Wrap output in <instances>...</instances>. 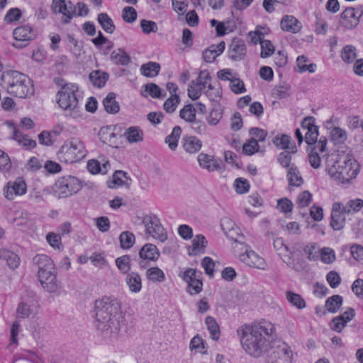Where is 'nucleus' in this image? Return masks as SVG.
Wrapping results in <instances>:
<instances>
[{"mask_svg": "<svg viewBox=\"0 0 363 363\" xmlns=\"http://www.w3.org/2000/svg\"><path fill=\"white\" fill-rule=\"evenodd\" d=\"M343 298L340 295H333L325 301V308L330 313H336L342 304Z\"/></svg>", "mask_w": 363, "mask_h": 363, "instance_id": "nucleus-42", "label": "nucleus"}, {"mask_svg": "<svg viewBox=\"0 0 363 363\" xmlns=\"http://www.w3.org/2000/svg\"><path fill=\"white\" fill-rule=\"evenodd\" d=\"M258 151L259 145L255 138H251L242 145V152L246 155H252Z\"/></svg>", "mask_w": 363, "mask_h": 363, "instance_id": "nucleus-58", "label": "nucleus"}, {"mask_svg": "<svg viewBox=\"0 0 363 363\" xmlns=\"http://www.w3.org/2000/svg\"><path fill=\"white\" fill-rule=\"evenodd\" d=\"M362 13L360 9L347 8L341 14L340 23L347 29L354 28L359 24Z\"/></svg>", "mask_w": 363, "mask_h": 363, "instance_id": "nucleus-14", "label": "nucleus"}, {"mask_svg": "<svg viewBox=\"0 0 363 363\" xmlns=\"http://www.w3.org/2000/svg\"><path fill=\"white\" fill-rule=\"evenodd\" d=\"M145 90L147 91L152 98H163L166 96V94H162V89L155 84L150 83L145 86Z\"/></svg>", "mask_w": 363, "mask_h": 363, "instance_id": "nucleus-62", "label": "nucleus"}, {"mask_svg": "<svg viewBox=\"0 0 363 363\" xmlns=\"http://www.w3.org/2000/svg\"><path fill=\"white\" fill-rule=\"evenodd\" d=\"M57 155L61 162L74 163L85 157L86 150L81 140L74 138L64 143Z\"/></svg>", "mask_w": 363, "mask_h": 363, "instance_id": "nucleus-7", "label": "nucleus"}, {"mask_svg": "<svg viewBox=\"0 0 363 363\" xmlns=\"http://www.w3.org/2000/svg\"><path fill=\"white\" fill-rule=\"evenodd\" d=\"M274 247L279 252H289V255L287 260H284L286 264L296 272H301L306 267V262L296 255L295 250H289V247L284 243L281 238H277L274 241Z\"/></svg>", "mask_w": 363, "mask_h": 363, "instance_id": "nucleus-10", "label": "nucleus"}, {"mask_svg": "<svg viewBox=\"0 0 363 363\" xmlns=\"http://www.w3.org/2000/svg\"><path fill=\"white\" fill-rule=\"evenodd\" d=\"M212 77L210 75V73L208 70H201L200 71L197 79L195 80L196 84L203 88H206V86L211 83Z\"/></svg>", "mask_w": 363, "mask_h": 363, "instance_id": "nucleus-63", "label": "nucleus"}, {"mask_svg": "<svg viewBox=\"0 0 363 363\" xmlns=\"http://www.w3.org/2000/svg\"><path fill=\"white\" fill-rule=\"evenodd\" d=\"M207 240L203 235H196L191 241L190 255H197L205 252Z\"/></svg>", "mask_w": 363, "mask_h": 363, "instance_id": "nucleus-30", "label": "nucleus"}, {"mask_svg": "<svg viewBox=\"0 0 363 363\" xmlns=\"http://www.w3.org/2000/svg\"><path fill=\"white\" fill-rule=\"evenodd\" d=\"M318 137V128L313 127L312 129L311 128L308 130V131L306 132L305 135V141L308 145L313 147L315 145H317L318 143V141L317 140Z\"/></svg>", "mask_w": 363, "mask_h": 363, "instance_id": "nucleus-59", "label": "nucleus"}, {"mask_svg": "<svg viewBox=\"0 0 363 363\" xmlns=\"http://www.w3.org/2000/svg\"><path fill=\"white\" fill-rule=\"evenodd\" d=\"M198 162L201 167L208 172L220 171L223 169L222 162L215 159L213 156L201 153L198 156Z\"/></svg>", "mask_w": 363, "mask_h": 363, "instance_id": "nucleus-23", "label": "nucleus"}, {"mask_svg": "<svg viewBox=\"0 0 363 363\" xmlns=\"http://www.w3.org/2000/svg\"><path fill=\"white\" fill-rule=\"evenodd\" d=\"M67 40L70 43L73 47L71 48V52L77 58H80L84 54L82 43L78 42L77 39L72 35L67 34Z\"/></svg>", "mask_w": 363, "mask_h": 363, "instance_id": "nucleus-49", "label": "nucleus"}, {"mask_svg": "<svg viewBox=\"0 0 363 363\" xmlns=\"http://www.w3.org/2000/svg\"><path fill=\"white\" fill-rule=\"evenodd\" d=\"M331 141L335 145H342L347 139V133L344 129L339 127H334L330 130Z\"/></svg>", "mask_w": 363, "mask_h": 363, "instance_id": "nucleus-40", "label": "nucleus"}, {"mask_svg": "<svg viewBox=\"0 0 363 363\" xmlns=\"http://www.w3.org/2000/svg\"><path fill=\"white\" fill-rule=\"evenodd\" d=\"M52 11L55 13H62L63 15L62 22L68 23L73 17L72 7L68 6L65 0H52Z\"/></svg>", "mask_w": 363, "mask_h": 363, "instance_id": "nucleus-22", "label": "nucleus"}, {"mask_svg": "<svg viewBox=\"0 0 363 363\" xmlns=\"http://www.w3.org/2000/svg\"><path fill=\"white\" fill-rule=\"evenodd\" d=\"M103 104L106 111L108 113L115 114L120 110V106L116 101V94L113 92L108 94L103 101Z\"/></svg>", "mask_w": 363, "mask_h": 363, "instance_id": "nucleus-33", "label": "nucleus"}, {"mask_svg": "<svg viewBox=\"0 0 363 363\" xmlns=\"http://www.w3.org/2000/svg\"><path fill=\"white\" fill-rule=\"evenodd\" d=\"M196 108L191 104L184 106L179 112V116L188 122H192L196 118Z\"/></svg>", "mask_w": 363, "mask_h": 363, "instance_id": "nucleus-53", "label": "nucleus"}, {"mask_svg": "<svg viewBox=\"0 0 363 363\" xmlns=\"http://www.w3.org/2000/svg\"><path fill=\"white\" fill-rule=\"evenodd\" d=\"M205 88L203 86L197 85L196 82L193 80L189 86L188 95L192 100H196L200 97L201 92Z\"/></svg>", "mask_w": 363, "mask_h": 363, "instance_id": "nucleus-60", "label": "nucleus"}, {"mask_svg": "<svg viewBox=\"0 0 363 363\" xmlns=\"http://www.w3.org/2000/svg\"><path fill=\"white\" fill-rule=\"evenodd\" d=\"M345 213L344 205L342 203L335 202L333 204L330 225L335 230H340L344 228Z\"/></svg>", "mask_w": 363, "mask_h": 363, "instance_id": "nucleus-15", "label": "nucleus"}, {"mask_svg": "<svg viewBox=\"0 0 363 363\" xmlns=\"http://www.w3.org/2000/svg\"><path fill=\"white\" fill-rule=\"evenodd\" d=\"M97 21L103 30L108 33H113L116 29L113 20L106 13L98 15Z\"/></svg>", "mask_w": 363, "mask_h": 363, "instance_id": "nucleus-36", "label": "nucleus"}, {"mask_svg": "<svg viewBox=\"0 0 363 363\" xmlns=\"http://www.w3.org/2000/svg\"><path fill=\"white\" fill-rule=\"evenodd\" d=\"M312 201V194L308 191H304L298 194L296 204L298 207L308 206Z\"/></svg>", "mask_w": 363, "mask_h": 363, "instance_id": "nucleus-61", "label": "nucleus"}, {"mask_svg": "<svg viewBox=\"0 0 363 363\" xmlns=\"http://www.w3.org/2000/svg\"><path fill=\"white\" fill-rule=\"evenodd\" d=\"M281 28L284 31L296 33L301 29V23L293 16L286 15L281 21Z\"/></svg>", "mask_w": 363, "mask_h": 363, "instance_id": "nucleus-25", "label": "nucleus"}, {"mask_svg": "<svg viewBox=\"0 0 363 363\" xmlns=\"http://www.w3.org/2000/svg\"><path fill=\"white\" fill-rule=\"evenodd\" d=\"M111 60L116 65H127L130 62V57L123 49L119 48L111 52Z\"/></svg>", "mask_w": 363, "mask_h": 363, "instance_id": "nucleus-34", "label": "nucleus"}, {"mask_svg": "<svg viewBox=\"0 0 363 363\" xmlns=\"http://www.w3.org/2000/svg\"><path fill=\"white\" fill-rule=\"evenodd\" d=\"M12 139L16 140L19 145L26 149H33L36 146V142L34 140L28 138L27 136L22 135L18 130H13Z\"/></svg>", "mask_w": 363, "mask_h": 363, "instance_id": "nucleus-35", "label": "nucleus"}, {"mask_svg": "<svg viewBox=\"0 0 363 363\" xmlns=\"http://www.w3.org/2000/svg\"><path fill=\"white\" fill-rule=\"evenodd\" d=\"M125 282L133 293H138L142 289V280L140 274L137 272H132L127 274Z\"/></svg>", "mask_w": 363, "mask_h": 363, "instance_id": "nucleus-29", "label": "nucleus"}, {"mask_svg": "<svg viewBox=\"0 0 363 363\" xmlns=\"http://www.w3.org/2000/svg\"><path fill=\"white\" fill-rule=\"evenodd\" d=\"M0 85L9 94L21 99L29 98L35 92L32 80L17 70L4 72L0 78Z\"/></svg>", "mask_w": 363, "mask_h": 363, "instance_id": "nucleus-3", "label": "nucleus"}, {"mask_svg": "<svg viewBox=\"0 0 363 363\" xmlns=\"http://www.w3.org/2000/svg\"><path fill=\"white\" fill-rule=\"evenodd\" d=\"M230 87L233 92L241 94L246 91L243 82L236 77H232L230 82Z\"/></svg>", "mask_w": 363, "mask_h": 363, "instance_id": "nucleus-64", "label": "nucleus"}, {"mask_svg": "<svg viewBox=\"0 0 363 363\" xmlns=\"http://www.w3.org/2000/svg\"><path fill=\"white\" fill-rule=\"evenodd\" d=\"M292 356L289 346L282 344L273 351L271 363H292Z\"/></svg>", "mask_w": 363, "mask_h": 363, "instance_id": "nucleus-21", "label": "nucleus"}, {"mask_svg": "<svg viewBox=\"0 0 363 363\" xmlns=\"http://www.w3.org/2000/svg\"><path fill=\"white\" fill-rule=\"evenodd\" d=\"M363 208V200L361 199H351L344 205V211L347 214L359 212Z\"/></svg>", "mask_w": 363, "mask_h": 363, "instance_id": "nucleus-51", "label": "nucleus"}, {"mask_svg": "<svg viewBox=\"0 0 363 363\" xmlns=\"http://www.w3.org/2000/svg\"><path fill=\"white\" fill-rule=\"evenodd\" d=\"M274 145L279 149L286 150H291V138L287 135H282L281 136H276L274 140Z\"/></svg>", "mask_w": 363, "mask_h": 363, "instance_id": "nucleus-56", "label": "nucleus"}, {"mask_svg": "<svg viewBox=\"0 0 363 363\" xmlns=\"http://www.w3.org/2000/svg\"><path fill=\"white\" fill-rule=\"evenodd\" d=\"M273 331L270 323L243 324L237 330L242 349L250 356L259 357L267 352L269 341L267 338Z\"/></svg>", "mask_w": 363, "mask_h": 363, "instance_id": "nucleus-1", "label": "nucleus"}, {"mask_svg": "<svg viewBox=\"0 0 363 363\" xmlns=\"http://www.w3.org/2000/svg\"><path fill=\"white\" fill-rule=\"evenodd\" d=\"M205 323L210 333L211 337L214 340H218L220 333L219 325L216 319L212 316H207Z\"/></svg>", "mask_w": 363, "mask_h": 363, "instance_id": "nucleus-39", "label": "nucleus"}, {"mask_svg": "<svg viewBox=\"0 0 363 363\" xmlns=\"http://www.w3.org/2000/svg\"><path fill=\"white\" fill-rule=\"evenodd\" d=\"M38 305L33 299L21 302L16 309L18 318H28L35 316L38 313Z\"/></svg>", "mask_w": 363, "mask_h": 363, "instance_id": "nucleus-19", "label": "nucleus"}, {"mask_svg": "<svg viewBox=\"0 0 363 363\" xmlns=\"http://www.w3.org/2000/svg\"><path fill=\"white\" fill-rule=\"evenodd\" d=\"M12 167L11 159L7 153L0 149V172L8 173Z\"/></svg>", "mask_w": 363, "mask_h": 363, "instance_id": "nucleus-55", "label": "nucleus"}, {"mask_svg": "<svg viewBox=\"0 0 363 363\" xmlns=\"http://www.w3.org/2000/svg\"><path fill=\"white\" fill-rule=\"evenodd\" d=\"M81 188V182L77 178L65 176L56 182L54 191L59 198H66L77 193Z\"/></svg>", "mask_w": 363, "mask_h": 363, "instance_id": "nucleus-8", "label": "nucleus"}, {"mask_svg": "<svg viewBox=\"0 0 363 363\" xmlns=\"http://www.w3.org/2000/svg\"><path fill=\"white\" fill-rule=\"evenodd\" d=\"M240 261L245 263L247 265L257 268L259 269H265L266 262L264 259L259 257L257 253L252 250L246 249L244 253L239 255Z\"/></svg>", "mask_w": 363, "mask_h": 363, "instance_id": "nucleus-18", "label": "nucleus"}, {"mask_svg": "<svg viewBox=\"0 0 363 363\" xmlns=\"http://www.w3.org/2000/svg\"><path fill=\"white\" fill-rule=\"evenodd\" d=\"M160 70V65L157 62H149L140 67L141 74L147 77H156Z\"/></svg>", "mask_w": 363, "mask_h": 363, "instance_id": "nucleus-37", "label": "nucleus"}, {"mask_svg": "<svg viewBox=\"0 0 363 363\" xmlns=\"http://www.w3.org/2000/svg\"><path fill=\"white\" fill-rule=\"evenodd\" d=\"M287 301L294 306L298 309H303L306 307V301L298 294L288 291L286 293Z\"/></svg>", "mask_w": 363, "mask_h": 363, "instance_id": "nucleus-45", "label": "nucleus"}, {"mask_svg": "<svg viewBox=\"0 0 363 363\" xmlns=\"http://www.w3.org/2000/svg\"><path fill=\"white\" fill-rule=\"evenodd\" d=\"M118 301L111 297L104 296L95 301L94 311L96 328L104 335L116 337L123 325V316Z\"/></svg>", "mask_w": 363, "mask_h": 363, "instance_id": "nucleus-2", "label": "nucleus"}, {"mask_svg": "<svg viewBox=\"0 0 363 363\" xmlns=\"http://www.w3.org/2000/svg\"><path fill=\"white\" fill-rule=\"evenodd\" d=\"M247 48L243 40L233 38L229 46V57L233 61L242 60L246 55Z\"/></svg>", "mask_w": 363, "mask_h": 363, "instance_id": "nucleus-20", "label": "nucleus"}, {"mask_svg": "<svg viewBox=\"0 0 363 363\" xmlns=\"http://www.w3.org/2000/svg\"><path fill=\"white\" fill-rule=\"evenodd\" d=\"M33 262L38 268V278L42 286L50 293L55 292L58 284L54 262L45 255H37Z\"/></svg>", "mask_w": 363, "mask_h": 363, "instance_id": "nucleus-5", "label": "nucleus"}, {"mask_svg": "<svg viewBox=\"0 0 363 363\" xmlns=\"http://www.w3.org/2000/svg\"><path fill=\"white\" fill-rule=\"evenodd\" d=\"M160 256V252L156 245L152 243L144 245L139 251V257L141 259L139 265L141 268H145V260L157 261Z\"/></svg>", "mask_w": 363, "mask_h": 363, "instance_id": "nucleus-16", "label": "nucleus"}, {"mask_svg": "<svg viewBox=\"0 0 363 363\" xmlns=\"http://www.w3.org/2000/svg\"><path fill=\"white\" fill-rule=\"evenodd\" d=\"M89 79L94 86L101 88L105 85L108 74L99 70L94 71L90 73Z\"/></svg>", "mask_w": 363, "mask_h": 363, "instance_id": "nucleus-41", "label": "nucleus"}, {"mask_svg": "<svg viewBox=\"0 0 363 363\" xmlns=\"http://www.w3.org/2000/svg\"><path fill=\"white\" fill-rule=\"evenodd\" d=\"M77 92L78 86L76 84H66L57 94V103L59 106L72 118H77L80 116Z\"/></svg>", "mask_w": 363, "mask_h": 363, "instance_id": "nucleus-6", "label": "nucleus"}, {"mask_svg": "<svg viewBox=\"0 0 363 363\" xmlns=\"http://www.w3.org/2000/svg\"><path fill=\"white\" fill-rule=\"evenodd\" d=\"M130 257L129 255H123L116 259V265L120 272L123 274H128L131 269Z\"/></svg>", "mask_w": 363, "mask_h": 363, "instance_id": "nucleus-50", "label": "nucleus"}, {"mask_svg": "<svg viewBox=\"0 0 363 363\" xmlns=\"http://www.w3.org/2000/svg\"><path fill=\"white\" fill-rule=\"evenodd\" d=\"M341 57L344 62L352 63L357 57L356 48L349 45L345 46L341 51Z\"/></svg>", "mask_w": 363, "mask_h": 363, "instance_id": "nucleus-52", "label": "nucleus"}, {"mask_svg": "<svg viewBox=\"0 0 363 363\" xmlns=\"http://www.w3.org/2000/svg\"><path fill=\"white\" fill-rule=\"evenodd\" d=\"M124 135L130 143L140 142L143 140V133L138 127L131 126L124 133Z\"/></svg>", "mask_w": 363, "mask_h": 363, "instance_id": "nucleus-38", "label": "nucleus"}, {"mask_svg": "<svg viewBox=\"0 0 363 363\" xmlns=\"http://www.w3.org/2000/svg\"><path fill=\"white\" fill-rule=\"evenodd\" d=\"M288 179L290 185L300 186L303 180L296 167L291 166L288 171Z\"/></svg>", "mask_w": 363, "mask_h": 363, "instance_id": "nucleus-46", "label": "nucleus"}, {"mask_svg": "<svg viewBox=\"0 0 363 363\" xmlns=\"http://www.w3.org/2000/svg\"><path fill=\"white\" fill-rule=\"evenodd\" d=\"M13 35L16 42L13 43L12 45L18 49L25 48L28 42L33 40L35 37L32 28L26 25L15 28Z\"/></svg>", "mask_w": 363, "mask_h": 363, "instance_id": "nucleus-12", "label": "nucleus"}, {"mask_svg": "<svg viewBox=\"0 0 363 363\" xmlns=\"http://www.w3.org/2000/svg\"><path fill=\"white\" fill-rule=\"evenodd\" d=\"M296 152V146L294 144L291 145V150H285L279 155L277 158L279 163L284 167H289L291 161V154Z\"/></svg>", "mask_w": 363, "mask_h": 363, "instance_id": "nucleus-47", "label": "nucleus"}, {"mask_svg": "<svg viewBox=\"0 0 363 363\" xmlns=\"http://www.w3.org/2000/svg\"><path fill=\"white\" fill-rule=\"evenodd\" d=\"M143 223L145 225L146 233L154 239L161 242H164L167 239V233L156 216L151 214L144 216Z\"/></svg>", "mask_w": 363, "mask_h": 363, "instance_id": "nucleus-9", "label": "nucleus"}, {"mask_svg": "<svg viewBox=\"0 0 363 363\" xmlns=\"http://www.w3.org/2000/svg\"><path fill=\"white\" fill-rule=\"evenodd\" d=\"M27 186L25 181L18 177L15 181L9 182L4 188V195L8 200H13L16 196H22L26 194Z\"/></svg>", "mask_w": 363, "mask_h": 363, "instance_id": "nucleus-13", "label": "nucleus"}, {"mask_svg": "<svg viewBox=\"0 0 363 363\" xmlns=\"http://www.w3.org/2000/svg\"><path fill=\"white\" fill-rule=\"evenodd\" d=\"M327 170L330 177L338 184L349 183L357 174L356 161L349 155H335V158L328 160Z\"/></svg>", "mask_w": 363, "mask_h": 363, "instance_id": "nucleus-4", "label": "nucleus"}, {"mask_svg": "<svg viewBox=\"0 0 363 363\" xmlns=\"http://www.w3.org/2000/svg\"><path fill=\"white\" fill-rule=\"evenodd\" d=\"M179 101L180 99L178 95H172L164 103V111L169 113H173L176 110V108L179 104Z\"/></svg>", "mask_w": 363, "mask_h": 363, "instance_id": "nucleus-57", "label": "nucleus"}, {"mask_svg": "<svg viewBox=\"0 0 363 363\" xmlns=\"http://www.w3.org/2000/svg\"><path fill=\"white\" fill-rule=\"evenodd\" d=\"M146 277L153 282H162L165 279L164 273L157 267L149 268L146 272Z\"/></svg>", "mask_w": 363, "mask_h": 363, "instance_id": "nucleus-44", "label": "nucleus"}, {"mask_svg": "<svg viewBox=\"0 0 363 363\" xmlns=\"http://www.w3.org/2000/svg\"><path fill=\"white\" fill-rule=\"evenodd\" d=\"M303 247V251L304 254L306 255L307 259L308 260L315 261L319 258L320 256V250L317 244L315 243H308L306 245H303L301 243L296 244L294 247V250L297 252L299 248Z\"/></svg>", "mask_w": 363, "mask_h": 363, "instance_id": "nucleus-28", "label": "nucleus"}, {"mask_svg": "<svg viewBox=\"0 0 363 363\" xmlns=\"http://www.w3.org/2000/svg\"><path fill=\"white\" fill-rule=\"evenodd\" d=\"M0 259L6 260L7 265L11 269H16L20 264L19 257L14 252L5 249H0Z\"/></svg>", "mask_w": 363, "mask_h": 363, "instance_id": "nucleus-31", "label": "nucleus"}, {"mask_svg": "<svg viewBox=\"0 0 363 363\" xmlns=\"http://www.w3.org/2000/svg\"><path fill=\"white\" fill-rule=\"evenodd\" d=\"M182 143L184 150L189 154L198 152L202 147L201 140L196 136H184Z\"/></svg>", "mask_w": 363, "mask_h": 363, "instance_id": "nucleus-26", "label": "nucleus"}, {"mask_svg": "<svg viewBox=\"0 0 363 363\" xmlns=\"http://www.w3.org/2000/svg\"><path fill=\"white\" fill-rule=\"evenodd\" d=\"M354 310L352 308H349L342 315L333 319L331 328L338 333L341 332L347 323L350 321L354 318Z\"/></svg>", "mask_w": 363, "mask_h": 363, "instance_id": "nucleus-24", "label": "nucleus"}, {"mask_svg": "<svg viewBox=\"0 0 363 363\" xmlns=\"http://www.w3.org/2000/svg\"><path fill=\"white\" fill-rule=\"evenodd\" d=\"M328 140L325 137H320L317 145L311 147L308 155V162L311 166L314 169L320 167L321 159L319 153H322L325 150Z\"/></svg>", "mask_w": 363, "mask_h": 363, "instance_id": "nucleus-17", "label": "nucleus"}, {"mask_svg": "<svg viewBox=\"0 0 363 363\" xmlns=\"http://www.w3.org/2000/svg\"><path fill=\"white\" fill-rule=\"evenodd\" d=\"M100 139L103 143L113 145L116 144V134L108 128H102L99 132Z\"/></svg>", "mask_w": 363, "mask_h": 363, "instance_id": "nucleus-54", "label": "nucleus"}, {"mask_svg": "<svg viewBox=\"0 0 363 363\" xmlns=\"http://www.w3.org/2000/svg\"><path fill=\"white\" fill-rule=\"evenodd\" d=\"M119 240L121 248L128 250L134 245L135 237L133 233L129 231H124L121 233Z\"/></svg>", "mask_w": 363, "mask_h": 363, "instance_id": "nucleus-48", "label": "nucleus"}, {"mask_svg": "<svg viewBox=\"0 0 363 363\" xmlns=\"http://www.w3.org/2000/svg\"><path fill=\"white\" fill-rule=\"evenodd\" d=\"M182 129L179 126H175L170 135L166 137L165 143L172 150H175L178 145V140L181 136Z\"/></svg>", "mask_w": 363, "mask_h": 363, "instance_id": "nucleus-43", "label": "nucleus"}, {"mask_svg": "<svg viewBox=\"0 0 363 363\" xmlns=\"http://www.w3.org/2000/svg\"><path fill=\"white\" fill-rule=\"evenodd\" d=\"M183 279L188 283V292L191 295L199 294L203 289L201 272L195 269H187L183 276Z\"/></svg>", "mask_w": 363, "mask_h": 363, "instance_id": "nucleus-11", "label": "nucleus"}, {"mask_svg": "<svg viewBox=\"0 0 363 363\" xmlns=\"http://www.w3.org/2000/svg\"><path fill=\"white\" fill-rule=\"evenodd\" d=\"M225 49V43L220 42L218 45H211L203 52V58L206 62H213L217 56L220 55Z\"/></svg>", "mask_w": 363, "mask_h": 363, "instance_id": "nucleus-27", "label": "nucleus"}, {"mask_svg": "<svg viewBox=\"0 0 363 363\" xmlns=\"http://www.w3.org/2000/svg\"><path fill=\"white\" fill-rule=\"evenodd\" d=\"M130 181L131 179L127 177L126 172L121 170L116 171L113 175V180L108 184V187L115 188L122 185L129 186Z\"/></svg>", "mask_w": 363, "mask_h": 363, "instance_id": "nucleus-32", "label": "nucleus"}]
</instances>
